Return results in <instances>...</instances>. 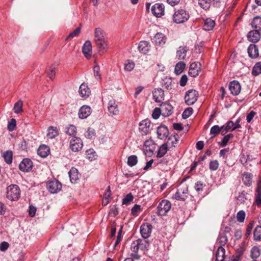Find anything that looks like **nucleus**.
<instances>
[{
	"label": "nucleus",
	"instance_id": "49",
	"mask_svg": "<svg viewBox=\"0 0 261 261\" xmlns=\"http://www.w3.org/2000/svg\"><path fill=\"white\" fill-rule=\"evenodd\" d=\"M87 158L91 161L95 159V152L93 149H89L86 152Z\"/></svg>",
	"mask_w": 261,
	"mask_h": 261
},
{
	"label": "nucleus",
	"instance_id": "39",
	"mask_svg": "<svg viewBox=\"0 0 261 261\" xmlns=\"http://www.w3.org/2000/svg\"><path fill=\"white\" fill-rule=\"evenodd\" d=\"M66 133L69 136H74L76 134V127L73 125H69L65 128Z\"/></svg>",
	"mask_w": 261,
	"mask_h": 261
},
{
	"label": "nucleus",
	"instance_id": "35",
	"mask_svg": "<svg viewBox=\"0 0 261 261\" xmlns=\"http://www.w3.org/2000/svg\"><path fill=\"white\" fill-rule=\"evenodd\" d=\"M3 157L5 161L8 164H10L12 162L13 153L11 150H7L3 153Z\"/></svg>",
	"mask_w": 261,
	"mask_h": 261
},
{
	"label": "nucleus",
	"instance_id": "53",
	"mask_svg": "<svg viewBox=\"0 0 261 261\" xmlns=\"http://www.w3.org/2000/svg\"><path fill=\"white\" fill-rule=\"evenodd\" d=\"M193 108L189 107L185 110L182 114V117L184 119H187L189 118L193 113Z\"/></svg>",
	"mask_w": 261,
	"mask_h": 261
},
{
	"label": "nucleus",
	"instance_id": "30",
	"mask_svg": "<svg viewBox=\"0 0 261 261\" xmlns=\"http://www.w3.org/2000/svg\"><path fill=\"white\" fill-rule=\"evenodd\" d=\"M225 256L224 248L222 246L219 247L216 254V261H224Z\"/></svg>",
	"mask_w": 261,
	"mask_h": 261
},
{
	"label": "nucleus",
	"instance_id": "23",
	"mask_svg": "<svg viewBox=\"0 0 261 261\" xmlns=\"http://www.w3.org/2000/svg\"><path fill=\"white\" fill-rule=\"evenodd\" d=\"M82 51L84 55L87 58H89L91 57L92 53V45L90 41H86L82 48Z\"/></svg>",
	"mask_w": 261,
	"mask_h": 261
},
{
	"label": "nucleus",
	"instance_id": "24",
	"mask_svg": "<svg viewBox=\"0 0 261 261\" xmlns=\"http://www.w3.org/2000/svg\"><path fill=\"white\" fill-rule=\"evenodd\" d=\"M97 50L100 54H104L107 50L108 43L107 41L103 40L95 42Z\"/></svg>",
	"mask_w": 261,
	"mask_h": 261
},
{
	"label": "nucleus",
	"instance_id": "37",
	"mask_svg": "<svg viewBox=\"0 0 261 261\" xmlns=\"http://www.w3.org/2000/svg\"><path fill=\"white\" fill-rule=\"evenodd\" d=\"M185 67L186 64L183 62H179L177 63L174 69L175 74L177 75L180 74L184 71Z\"/></svg>",
	"mask_w": 261,
	"mask_h": 261
},
{
	"label": "nucleus",
	"instance_id": "51",
	"mask_svg": "<svg viewBox=\"0 0 261 261\" xmlns=\"http://www.w3.org/2000/svg\"><path fill=\"white\" fill-rule=\"evenodd\" d=\"M222 128H223V127H220L217 125H215L211 127L210 133L213 135L214 136H216L220 133Z\"/></svg>",
	"mask_w": 261,
	"mask_h": 261
},
{
	"label": "nucleus",
	"instance_id": "3",
	"mask_svg": "<svg viewBox=\"0 0 261 261\" xmlns=\"http://www.w3.org/2000/svg\"><path fill=\"white\" fill-rule=\"evenodd\" d=\"M199 93L197 91L194 89L188 90L185 94V100L187 105L190 106L194 104L197 100Z\"/></svg>",
	"mask_w": 261,
	"mask_h": 261
},
{
	"label": "nucleus",
	"instance_id": "56",
	"mask_svg": "<svg viewBox=\"0 0 261 261\" xmlns=\"http://www.w3.org/2000/svg\"><path fill=\"white\" fill-rule=\"evenodd\" d=\"M141 211V205L135 204L132 208L131 213L134 216H137Z\"/></svg>",
	"mask_w": 261,
	"mask_h": 261
},
{
	"label": "nucleus",
	"instance_id": "19",
	"mask_svg": "<svg viewBox=\"0 0 261 261\" xmlns=\"http://www.w3.org/2000/svg\"><path fill=\"white\" fill-rule=\"evenodd\" d=\"M259 32L256 30L250 31L247 35L248 40L254 43L258 42L260 38V34Z\"/></svg>",
	"mask_w": 261,
	"mask_h": 261
},
{
	"label": "nucleus",
	"instance_id": "40",
	"mask_svg": "<svg viewBox=\"0 0 261 261\" xmlns=\"http://www.w3.org/2000/svg\"><path fill=\"white\" fill-rule=\"evenodd\" d=\"M242 180L244 184L249 186L251 184V175L249 173H245L243 175Z\"/></svg>",
	"mask_w": 261,
	"mask_h": 261
},
{
	"label": "nucleus",
	"instance_id": "14",
	"mask_svg": "<svg viewBox=\"0 0 261 261\" xmlns=\"http://www.w3.org/2000/svg\"><path fill=\"white\" fill-rule=\"evenodd\" d=\"M229 89L232 94L237 95L240 93L241 87L238 81H233L229 83Z\"/></svg>",
	"mask_w": 261,
	"mask_h": 261
},
{
	"label": "nucleus",
	"instance_id": "43",
	"mask_svg": "<svg viewBox=\"0 0 261 261\" xmlns=\"http://www.w3.org/2000/svg\"><path fill=\"white\" fill-rule=\"evenodd\" d=\"M86 138L89 139H93L95 138L96 133L92 128H89L85 134Z\"/></svg>",
	"mask_w": 261,
	"mask_h": 261
},
{
	"label": "nucleus",
	"instance_id": "7",
	"mask_svg": "<svg viewBox=\"0 0 261 261\" xmlns=\"http://www.w3.org/2000/svg\"><path fill=\"white\" fill-rule=\"evenodd\" d=\"M230 228L228 227H225L224 229H221L217 239V242L220 244V246H224L227 242V237L226 233H229Z\"/></svg>",
	"mask_w": 261,
	"mask_h": 261
},
{
	"label": "nucleus",
	"instance_id": "1",
	"mask_svg": "<svg viewBox=\"0 0 261 261\" xmlns=\"http://www.w3.org/2000/svg\"><path fill=\"white\" fill-rule=\"evenodd\" d=\"M7 197L11 201L17 200L20 196V190L16 185H11L7 189Z\"/></svg>",
	"mask_w": 261,
	"mask_h": 261
},
{
	"label": "nucleus",
	"instance_id": "52",
	"mask_svg": "<svg viewBox=\"0 0 261 261\" xmlns=\"http://www.w3.org/2000/svg\"><path fill=\"white\" fill-rule=\"evenodd\" d=\"M246 214L244 211H240L237 214V220L238 222L242 223L244 221Z\"/></svg>",
	"mask_w": 261,
	"mask_h": 261
},
{
	"label": "nucleus",
	"instance_id": "44",
	"mask_svg": "<svg viewBox=\"0 0 261 261\" xmlns=\"http://www.w3.org/2000/svg\"><path fill=\"white\" fill-rule=\"evenodd\" d=\"M198 4L203 9H208L211 5L212 0H198Z\"/></svg>",
	"mask_w": 261,
	"mask_h": 261
},
{
	"label": "nucleus",
	"instance_id": "31",
	"mask_svg": "<svg viewBox=\"0 0 261 261\" xmlns=\"http://www.w3.org/2000/svg\"><path fill=\"white\" fill-rule=\"evenodd\" d=\"M59 135L57 127L53 126H49L47 129V137L49 139H54Z\"/></svg>",
	"mask_w": 261,
	"mask_h": 261
},
{
	"label": "nucleus",
	"instance_id": "64",
	"mask_svg": "<svg viewBox=\"0 0 261 261\" xmlns=\"http://www.w3.org/2000/svg\"><path fill=\"white\" fill-rule=\"evenodd\" d=\"M255 196H261V179L257 182Z\"/></svg>",
	"mask_w": 261,
	"mask_h": 261
},
{
	"label": "nucleus",
	"instance_id": "28",
	"mask_svg": "<svg viewBox=\"0 0 261 261\" xmlns=\"http://www.w3.org/2000/svg\"><path fill=\"white\" fill-rule=\"evenodd\" d=\"M104 32L100 28H97L94 31V42L105 40Z\"/></svg>",
	"mask_w": 261,
	"mask_h": 261
},
{
	"label": "nucleus",
	"instance_id": "12",
	"mask_svg": "<svg viewBox=\"0 0 261 261\" xmlns=\"http://www.w3.org/2000/svg\"><path fill=\"white\" fill-rule=\"evenodd\" d=\"M33 164L31 160L29 159H23L19 164V168L23 171L28 172L32 168Z\"/></svg>",
	"mask_w": 261,
	"mask_h": 261
},
{
	"label": "nucleus",
	"instance_id": "9",
	"mask_svg": "<svg viewBox=\"0 0 261 261\" xmlns=\"http://www.w3.org/2000/svg\"><path fill=\"white\" fill-rule=\"evenodd\" d=\"M152 225L148 223H144L140 227V233L144 239L148 238L152 231Z\"/></svg>",
	"mask_w": 261,
	"mask_h": 261
},
{
	"label": "nucleus",
	"instance_id": "46",
	"mask_svg": "<svg viewBox=\"0 0 261 261\" xmlns=\"http://www.w3.org/2000/svg\"><path fill=\"white\" fill-rule=\"evenodd\" d=\"M138 158L136 155H132L128 156L127 159V165L130 167H133L137 164Z\"/></svg>",
	"mask_w": 261,
	"mask_h": 261
},
{
	"label": "nucleus",
	"instance_id": "45",
	"mask_svg": "<svg viewBox=\"0 0 261 261\" xmlns=\"http://www.w3.org/2000/svg\"><path fill=\"white\" fill-rule=\"evenodd\" d=\"M233 137L232 134H229L227 135L224 136L222 141L220 142V146L224 147L226 146L229 141Z\"/></svg>",
	"mask_w": 261,
	"mask_h": 261
},
{
	"label": "nucleus",
	"instance_id": "57",
	"mask_svg": "<svg viewBox=\"0 0 261 261\" xmlns=\"http://www.w3.org/2000/svg\"><path fill=\"white\" fill-rule=\"evenodd\" d=\"M134 197L131 193L128 194L122 200L123 204H129L133 200Z\"/></svg>",
	"mask_w": 261,
	"mask_h": 261
},
{
	"label": "nucleus",
	"instance_id": "11",
	"mask_svg": "<svg viewBox=\"0 0 261 261\" xmlns=\"http://www.w3.org/2000/svg\"><path fill=\"white\" fill-rule=\"evenodd\" d=\"M108 110L110 115H117L119 110L116 101L114 99L109 100L108 104Z\"/></svg>",
	"mask_w": 261,
	"mask_h": 261
},
{
	"label": "nucleus",
	"instance_id": "26",
	"mask_svg": "<svg viewBox=\"0 0 261 261\" xmlns=\"http://www.w3.org/2000/svg\"><path fill=\"white\" fill-rule=\"evenodd\" d=\"M90 89L86 84L83 83L80 86L79 93L82 97H88L90 95Z\"/></svg>",
	"mask_w": 261,
	"mask_h": 261
},
{
	"label": "nucleus",
	"instance_id": "21",
	"mask_svg": "<svg viewBox=\"0 0 261 261\" xmlns=\"http://www.w3.org/2000/svg\"><path fill=\"white\" fill-rule=\"evenodd\" d=\"M153 98L156 102H161L164 99V91L161 89H155L153 92Z\"/></svg>",
	"mask_w": 261,
	"mask_h": 261
},
{
	"label": "nucleus",
	"instance_id": "33",
	"mask_svg": "<svg viewBox=\"0 0 261 261\" xmlns=\"http://www.w3.org/2000/svg\"><path fill=\"white\" fill-rule=\"evenodd\" d=\"M251 25L256 31H261V17L256 16L254 17L252 21Z\"/></svg>",
	"mask_w": 261,
	"mask_h": 261
},
{
	"label": "nucleus",
	"instance_id": "16",
	"mask_svg": "<svg viewBox=\"0 0 261 261\" xmlns=\"http://www.w3.org/2000/svg\"><path fill=\"white\" fill-rule=\"evenodd\" d=\"M153 40L156 45L162 46L166 43L167 38L163 33H158L154 36Z\"/></svg>",
	"mask_w": 261,
	"mask_h": 261
},
{
	"label": "nucleus",
	"instance_id": "8",
	"mask_svg": "<svg viewBox=\"0 0 261 261\" xmlns=\"http://www.w3.org/2000/svg\"><path fill=\"white\" fill-rule=\"evenodd\" d=\"M188 187L187 186H183L177 190L174 197L176 200L184 201L188 197Z\"/></svg>",
	"mask_w": 261,
	"mask_h": 261
},
{
	"label": "nucleus",
	"instance_id": "25",
	"mask_svg": "<svg viewBox=\"0 0 261 261\" xmlns=\"http://www.w3.org/2000/svg\"><path fill=\"white\" fill-rule=\"evenodd\" d=\"M138 48L141 53L146 54L150 50V45L149 42L142 41L139 43Z\"/></svg>",
	"mask_w": 261,
	"mask_h": 261
},
{
	"label": "nucleus",
	"instance_id": "42",
	"mask_svg": "<svg viewBox=\"0 0 261 261\" xmlns=\"http://www.w3.org/2000/svg\"><path fill=\"white\" fill-rule=\"evenodd\" d=\"M23 103L21 100H18L14 104L13 110L15 113L19 114L22 111Z\"/></svg>",
	"mask_w": 261,
	"mask_h": 261
},
{
	"label": "nucleus",
	"instance_id": "22",
	"mask_svg": "<svg viewBox=\"0 0 261 261\" xmlns=\"http://www.w3.org/2000/svg\"><path fill=\"white\" fill-rule=\"evenodd\" d=\"M248 53L249 56L252 59L258 57L259 52L257 46L254 44H250L248 48Z\"/></svg>",
	"mask_w": 261,
	"mask_h": 261
},
{
	"label": "nucleus",
	"instance_id": "6",
	"mask_svg": "<svg viewBox=\"0 0 261 261\" xmlns=\"http://www.w3.org/2000/svg\"><path fill=\"white\" fill-rule=\"evenodd\" d=\"M47 189L53 194L57 193L62 188V184L57 180L54 179L47 182Z\"/></svg>",
	"mask_w": 261,
	"mask_h": 261
},
{
	"label": "nucleus",
	"instance_id": "54",
	"mask_svg": "<svg viewBox=\"0 0 261 261\" xmlns=\"http://www.w3.org/2000/svg\"><path fill=\"white\" fill-rule=\"evenodd\" d=\"M260 255V251L257 247H253L251 251V256L253 258H257Z\"/></svg>",
	"mask_w": 261,
	"mask_h": 261
},
{
	"label": "nucleus",
	"instance_id": "13",
	"mask_svg": "<svg viewBox=\"0 0 261 261\" xmlns=\"http://www.w3.org/2000/svg\"><path fill=\"white\" fill-rule=\"evenodd\" d=\"M150 122L148 119L142 120L139 124V130L143 135H147L150 130Z\"/></svg>",
	"mask_w": 261,
	"mask_h": 261
},
{
	"label": "nucleus",
	"instance_id": "55",
	"mask_svg": "<svg viewBox=\"0 0 261 261\" xmlns=\"http://www.w3.org/2000/svg\"><path fill=\"white\" fill-rule=\"evenodd\" d=\"M16 126V120L14 118H12L11 119L10 121L8 123V129L10 132H12L15 129Z\"/></svg>",
	"mask_w": 261,
	"mask_h": 261
},
{
	"label": "nucleus",
	"instance_id": "38",
	"mask_svg": "<svg viewBox=\"0 0 261 261\" xmlns=\"http://www.w3.org/2000/svg\"><path fill=\"white\" fill-rule=\"evenodd\" d=\"M168 147L167 144H162L158 151L156 156L158 158H161L166 153Z\"/></svg>",
	"mask_w": 261,
	"mask_h": 261
},
{
	"label": "nucleus",
	"instance_id": "48",
	"mask_svg": "<svg viewBox=\"0 0 261 261\" xmlns=\"http://www.w3.org/2000/svg\"><path fill=\"white\" fill-rule=\"evenodd\" d=\"M254 238L255 241H259L261 239V226H257L254 230Z\"/></svg>",
	"mask_w": 261,
	"mask_h": 261
},
{
	"label": "nucleus",
	"instance_id": "36",
	"mask_svg": "<svg viewBox=\"0 0 261 261\" xmlns=\"http://www.w3.org/2000/svg\"><path fill=\"white\" fill-rule=\"evenodd\" d=\"M137 243L140 247V249L143 251L148 250V248L149 245V242L146 240H143L141 239L137 240Z\"/></svg>",
	"mask_w": 261,
	"mask_h": 261
},
{
	"label": "nucleus",
	"instance_id": "60",
	"mask_svg": "<svg viewBox=\"0 0 261 261\" xmlns=\"http://www.w3.org/2000/svg\"><path fill=\"white\" fill-rule=\"evenodd\" d=\"M140 249V247H139V245L137 243V241H134L131 245V250L132 252L138 253L139 249Z\"/></svg>",
	"mask_w": 261,
	"mask_h": 261
},
{
	"label": "nucleus",
	"instance_id": "63",
	"mask_svg": "<svg viewBox=\"0 0 261 261\" xmlns=\"http://www.w3.org/2000/svg\"><path fill=\"white\" fill-rule=\"evenodd\" d=\"M255 114L256 113L253 111H251L249 113H248L246 117V120L247 122L250 123L252 121Z\"/></svg>",
	"mask_w": 261,
	"mask_h": 261
},
{
	"label": "nucleus",
	"instance_id": "15",
	"mask_svg": "<svg viewBox=\"0 0 261 261\" xmlns=\"http://www.w3.org/2000/svg\"><path fill=\"white\" fill-rule=\"evenodd\" d=\"M160 109L162 111V115L164 117L169 116L172 114L173 112L172 106L167 103L161 104Z\"/></svg>",
	"mask_w": 261,
	"mask_h": 261
},
{
	"label": "nucleus",
	"instance_id": "41",
	"mask_svg": "<svg viewBox=\"0 0 261 261\" xmlns=\"http://www.w3.org/2000/svg\"><path fill=\"white\" fill-rule=\"evenodd\" d=\"M252 73L255 76L261 74V62H257L255 64L252 69Z\"/></svg>",
	"mask_w": 261,
	"mask_h": 261
},
{
	"label": "nucleus",
	"instance_id": "47",
	"mask_svg": "<svg viewBox=\"0 0 261 261\" xmlns=\"http://www.w3.org/2000/svg\"><path fill=\"white\" fill-rule=\"evenodd\" d=\"M135 67V63L129 60H127L124 64V70L126 71L130 72L133 70Z\"/></svg>",
	"mask_w": 261,
	"mask_h": 261
},
{
	"label": "nucleus",
	"instance_id": "10",
	"mask_svg": "<svg viewBox=\"0 0 261 261\" xmlns=\"http://www.w3.org/2000/svg\"><path fill=\"white\" fill-rule=\"evenodd\" d=\"M165 7L163 4H155L151 8L152 14L156 17H160L164 14Z\"/></svg>",
	"mask_w": 261,
	"mask_h": 261
},
{
	"label": "nucleus",
	"instance_id": "58",
	"mask_svg": "<svg viewBox=\"0 0 261 261\" xmlns=\"http://www.w3.org/2000/svg\"><path fill=\"white\" fill-rule=\"evenodd\" d=\"M219 165L218 161H212L210 163V169L213 171L216 170L218 168Z\"/></svg>",
	"mask_w": 261,
	"mask_h": 261
},
{
	"label": "nucleus",
	"instance_id": "17",
	"mask_svg": "<svg viewBox=\"0 0 261 261\" xmlns=\"http://www.w3.org/2000/svg\"><path fill=\"white\" fill-rule=\"evenodd\" d=\"M200 64L198 62H194L190 66L189 74L193 77L198 75L200 69Z\"/></svg>",
	"mask_w": 261,
	"mask_h": 261
},
{
	"label": "nucleus",
	"instance_id": "5",
	"mask_svg": "<svg viewBox=\"0 0 261 261\" xmlns=\"http://www.w3.org/2000/svg\"><path fill=\"white\" fill-rule=\"evenodd\" d=\"M171 204L167 200H163L158 206V214L160 216H165L171 209Z\"/></svg>",
	"mask_w": 261,
	"mask_h": 261
},
{
	"label": "nucleus",
	"instance_id": "2",
	"mask_svg": "<svg viewBox=\"0 0 261 261\" xmlns=\"http://www.w3.org/2000/svg\"><path fill=\"white\" fill-rule=\"evenodd\" d=\"M173 18L175 22L177 23H181L188 20L189 15L186 10L184 9H179L174 13Z\"/></svg>",
	"mask_w": 261,
	"mask_h": 261
},
{
	"label": "nucleus",
	"instance_id": "4",
	"mask_svg": "<svg viewBox=\"0 0 261 261\" xmlns=\"http://www.w3.org/2000/svg\"><path fill=\"white\" fill-rule=\"evenodd\" d=\"M83 146V141L79 137L74 136L70 140L69 148L73 152L80 151L82 149Z\"/></svg>",
	"mask_w": 261,
	"mask_h": 261
},
{
	"label": "nucleus",
	"instance_id": "18",
	"mask_svg": "<svg viewBox=\"0 0 261 261\" xmlns=\"http://www.w3.org/2000/svg\"><path fill=\"white\" fill-rule=\"evenodd\" d=\"M91 108L87 106H82L79 111V117L80 119L87 118L91 114Z\"/></svg>",
	"mask_w": 261,
	"mask_h": 261
},
{
	"label": "nucleus",
	"instance_id": "20",
	"mask_svg": "<svg viewBox=\"0 0 261 261\" xmlns=\"http://www.w3.org/2000/svg\"><path fill=\"white\" fill-rule=\"evenodd\" d=\"M158 137L160 139H164L167 137L169 134V130L165 125H160L157 129Z\"/></svg>",
	"mask_w": 261,
	"mask_h": 261
},
{
	"label": "nucleus",
	"instance_id": "32",
	"mask_svg": "<svg viewBox=\"0 0 261 261\" xmlns=\"http://www.w3.org/2000/svg\"><path fill=\"white\" fill-rule=\"evenodd\" d=\"M49 151L48 147L44 145L40 146L37 151L38 155L43 158L46 157L48 154Z\"/></svg>",
	"mask_w": 261,
	"mask_h": 261
},
{
	"label": "nucleus",
	"instance_id": "62",
	"mask_svg": "<svg viewBox=\"0 0 261 261\" xmlns=\"http://www.w3.org/2000/svg\"><path fill=\"white\" fill-rule=\"evenodd\" d=\"M233 126L234 122L232 121H229L226 123V125H224V128L225 130H227V132L230 130L232 131V128H233Z\"/></svg>",
	"mask_w": 261,
	"mask_h": 261
},
{
	"label": "nucleus",
	"instance_id": "27",
	"mask_svg": "<svg viewBox=\"0 0 261 261\" xmlns=\"http://www.w3.org/2000/svg\"><path fill=\"white\" fill-rule=\"evenodd\" d=\"M215 25V21L210 18H207L203 20V28L205 31H211L213 30Z\"/></svg>",
	"mask_w": 261,
	"mask_h": 261
},
{
	"label": "nucleus",
	"instance_id": "59",
	"mask_svg": "<svg viewBox=\"0 0 261 261\" xmlns=\"http://www.w3.org/2000/svg\"><path fill=\"white\" fill-rule=\"evenodd\" d=\"M162 114V111L160 108H156L152 114V117L155 119H157L159 118L160 115Z\"/></svg>",
	"mask_w": 261,
	"mask_h": 261
},
{
	"label": "nucleus",
	"instance_id": "61",
	"mask_svg": "<svg viewBox=\"0 0 261 261\" xmlns=\"http://www.w3.org/2000/svg\"><path fill=\"white\" fill-rule=\"evenodd\" d=\"M81 31V28L80 27H77L74 31L70 33L68 36V38H73L74 37L77 36Z\"/></svg>",
	"mask_w": 261,
	"mask_h": 261
},
{
	"label": "nucleus",
	"instance_id": "34",
	"mask_svg": "<svg viewBox=\"0 0 261 261\" xmlns=\"http://www.w3.org/2000/svg\"><path fill=\"white\" fill-rule=\"evenodd\" d=\"M188 49L186 47L180 46L176 52V56L179 60H184L186 56Z\"/></svg>",
	"mask_w": 261,
	"mask_h": 261
},
{
	"label": "nucleus",
	"instance_id": "29",
	"mask_svg": "<svg viewBox=\"0 0 261 261\" xmlns=\"http://www.w3.org/2000/svg\"><path fill=\"white\" fill-rule=\"evenodd\" d=\"M70 180L72 183L75 182L79 179L78 170L75 168H72L68 172Z\"/></svg>",
	"mask_w": 261,
	"mask_h": 261
},
{
	"label": "nucleus",
	"instance_id": "50",
	"mask_svg": "<svg viewBox=\"0 0 261 261\" xmlns=\"http://www.w3.org/2000/svg\"><path fill=\"white\" fill-rule=\"evenodd\" d=\"M173 85L171 79L166 78L163 81V87L167 90H171L172 88Z\"/></svg>",
	"mask_w": 261,
	"mask_h": 261
}]
</instances>
